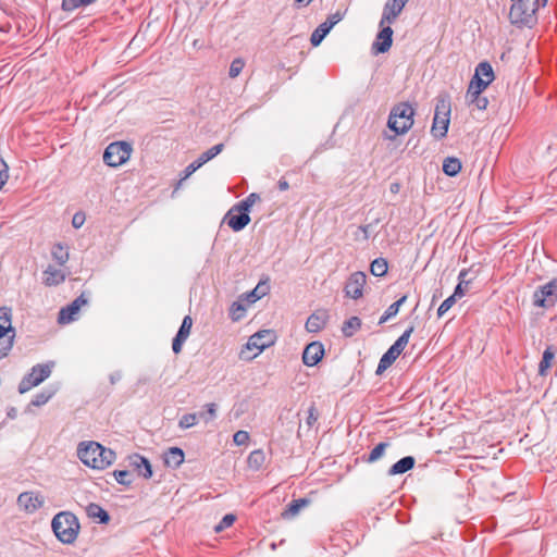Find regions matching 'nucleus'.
<instances>
[{"mask_svg": "<svg viewBox=\"0 0 557 557\" xmlns=\"http://www.w3.org/2000/svg\"><path fill=\"white\" fill-rule=\"evenodd\" d=\"M249 433L247 431L239 430L233 435V442L237 446L246 445L249 442Z\"/></svg>", "mask_w": 557, "mask_h": 557, "instance_id": "52", "label": "nucleus"}, {"mask_svg": "<svg viewBox=\"0 0 557 557\" xmlns=\"http://www.w3.org/2000/svg\"><path fill=\"white\" fill-rule=\"evenodd\" d=\"M398 356L391 348H388L387 351L384 352L383 356L381 357L375 373L382 374L387 368H389L395 362Z\"/></svg>", "mask_w": 557, "mask_h": 557, "instance_id": "34", "label": "nucleus"}, {"mask_svg": "<svg viewBox=\"0 0 557 557\" xmlns=\"http://www.w3.org/2000/svg\"><path fill=\"white\" fill-rule=\"evenodd\" d=\"M451 102L447 92H442L436 97L434 117L431 133L436 139L446 137L450 122Z\"/></svg>", "mask_w": 557, "mask_h": 557, "instance_id": "4", "label": "nucleus"}, {"mask_svg": "<svg viewBox=\"0 0 557 557\" xmlns=\"http://www.w3.org/2000/svg\"><path fill=\"white\" fill-rule=\"evenodd\" d=\"M244 66H245V62L243 59H240V58L234 59L230 65V71H228L230 77H232V78L237 77L240 74V72L243 71Z\"/></svg>", "mask_w": 557, "mask_h": 557, "instance_id": "48", "label": "nucleus"}, {"mask_svg": "<svg viewBox=\"0 0 557 557\" xmlns=\"http://www.w3.org/2000/svg\"><path fill=\"white\" fill-rule=\"evenodd\" d=\"M456 297L450 295L448 298H446L438 307L437 309V315L441 318L443 317L456 302Z\"/></svg>", "mask_w": 557, "mask_h": 557, "instance_id": "50", "label": "nucleus"}, {"mask_svg": "<svg viewBox=\"0 0 557 557\" xmlns=\"http://www.w3.org/2000/svg\"><path fill=\"white\" fill-rule=\"evenodd\" d=\"M399 309L397 308V305H389L388 308L385 310L383 315L379 320V324L385 323L391 318L395 317L398 313Z\"/></svg>", "mask_w": 557, "mask_h": 557, "instance_id": "55", "label": "nucleus"}, {"mask_svg": "<svg viewBox=\"0 0 557 557\" xmlns=\"http://www.w3.org/2000/svg\"><path fill=\"white\" fill-rule=\"evenodd\" d=\"M14 338L15 336L12 334L10 336L0 337V360L5 358L11 351L14 344Z\"/></svg>", "mask_w": 557, "mask_h": 557, "instance_id": "41", "label": "nucleus"}, {"mask_svg": "<svg viewBox=\"0 0 557 557\" xmlns=\"http://www.w3.org/2000/svg\"><path fill=\"white\" fill-rule=\"evenodd\" d=\"M77 456L85 466L97 470L106 469L116 457L112 449L92 441L79 443Z\"/></svg>", "mask_w": 557, "mask_h": 557, "instance_id": "1", "label": "nucleus"}, {"mask_svg": "<svg viewBox=\"0 0 557 557\" xmlns=\"http://www.w3.org/2000/svg\"><path fill=\"white\" fill-rule=\"evenodd\" d=\"M414 327L411 325L396 339V342L389 347L398 357L404 351L407 346L410 335L412 334Z\"/></svg>", "mask_w": 557, "mask_h": 557, "instance_id": "27", "label": "nucleus"}, {"mask_svg": "<svg viewBox=\"0 0 557 557\" xmlns=\"http://www.w3.org/2000/svg\"><path fill=\"white\" fill-rule=\"evenodd\" d=\"M184 458L185 454L180 447H171L163 455L165 466L172 469L178 468L184 462Z\"/></svg>", "mask_w": 557, "mask_h": 557, "instance_id": "21", "label": "nucleus"}, {"mask_svg": "<svg viewBox=\"0 0 557 557\" xmlns=\"http://www.w3.org/2000/svg\"><path fill=\"white\" fill-rule=\"evenodd\" d=\"M317 421H318V411H317L315 407L312 405L308 409L306 424L308 425V428H312L317 423Z\"/></svg>", "mask_w": 557, "mask_h": 557, "instance_id": "57", "label": "nucleus"}, {"mask_svg": "<svg viewBox=\"0 0 557 557\" xmlns=\"http://www.w3.org/2000/svg\"><path fill=\"white\" fill-rule=\"evenodd\" d=\"M512 5L509 11L510 23L531 27L536 22L535 13L543 7L542 0H511Z\"/></svg>", "mask_w": 557, "mask_h": 557, "instance_id": "3", "label": "nucleus"}, {"mask_svg": "<svg viewBox=\"0 0 557 557\" xmlns=\"http://www.w3.org/2000/svg\"><path fill=\"white\" fill-rule=\"evenodd\" d=\"M113 476L119 484L129 486L133 483L132 473L127 470H114Z\"/></svg>", "mask_w": 557, "mask_h": 557, "instance_id": "44", "label": "nucleus"}, {"mask_svg": "<svg viewBox=\"0 0 557 557\" xmlns=\"http://www.w3.org/2000/svg\"><path fill=\"white\" fill-rule=\"evenodd\" d=\"M387 446H388V443H385V442L379 443V444H377V445H376V446H375V447L370 451V454H369V456H368V458H367V461H368V462H374V461L379 460V459L383 456V454H384V451H385V449H386V447H387Z\"/></svg>", "mask_w": 557, "mask_h": 557, "instance_id": "46", "label": "nucleus"}, {"mask_svg": "<svg viewBox=\"0 0 557 557\" xmlns=\"http://www.w3.org/2000/svg\"><path fill=\"white\" fill-rule=\"evenodd\" d=\"M259 195L256 193L249 194L244 200L237 202L236 209L243 210L247 213H249L251 207L255 205L257 200H259Z\"/></svg>", "mask_w": 557, "mask_h": 557, "instance_id": "42", "label": "nucleus"}, {"mask_svg": "<svg viewBox=\"0 0 557 557\" xmlns=\"http://www.w3.org/2000/svg\"><path fill=\"white\" fill-rule=\"evenodd\" d=\"M416 460L412 456H406L395 462L387 471L388 475L406 473L414 467Z\"/></svg>", "mask_w": 557, "mask_h": 557, "instance_id": "23", "label": "nucleus"}, {"mask_svg": "<svg viewBox=\"0 0 557 557\" xmlns=\"http://www.w3.org/2000/svg\"><path fill=\"white\" fill-rule=\"evenodd\" d=\"M87 304V299L82 294L77 298H75L71 304L61 308L58 315V322L60 324H67L75 320L76 314L78 313L82 306Z\"/></svg>", "mask_w": 557, "mask_h": 557, "instance_id": "14", "label": "nucleus"}, {"mask_svg": "<svg viewBox=\"0 0 557 557\" xmlns=\"http://www.w3.org/2000/svg\"><path fill=\"white\" fill-rule=\"evenodd\" d=\"M51 374V367L49 364H36L32 368L30 372L26 374L18 384V392L24 394L34 386L39 385Z\"/></svg>", "mask_w": 557, "mask_h": 557, "instance_id": "9", "label": "nucleus"}, {"mask_svg": "<svg viewBox=\"0 0 557 557\" xmlns=\"http://www.w3.org/2000/svg\"><path fill=\"white\" fill-rule=\"evenodd\" d=\"M381 30L376 35V40L373 42L372 49L375 50L376 53H385L387 52L393 44V29L391 25L380 26Z\"/></svg>", "mask_w": 557, "mask_h": 557, "instance_id": "17", "label": "nucleus"}, {"mask_svg": "<svg viewBox=\"0 0 557 557\" xmlns=\"http://www.w3.org/2000/svg\"><path fill=\"white\" fill-rule=\"evenodd\" d=\"M469 271L467 269H462L458 274V282L465 283V286H468L470 284V281L467 280Z\"/></svg>", "mask_w": 557, "mask_h": 557, "instance_id": "63", "label": "nucleus"}, {"mask_svg": "<svg viewBox=\"0 0 557 557\" xmlns=\"http://www.w3.org/2000/svg\"><path fill=\"white\" fill-rule=\"evenodd\" d=\"M205 407L207 409V416H205V413H200L199 417L205 418L206 422H209L216 417V405L214 403H210Z\"/></svg>", "mask_w": 557, "mask_h": 557, "instance_id": "56", "label": "nucleus"}, {"mask_svg": "<svg viewBox=\"0 0 557 557\" xmlns=\"http://www.w3.org/2000/svg\"><path fill=\"white\" fill-rule=\"evenodd\" d=\"M223 149H224V145L223 144H218V145L212 146L211 148H209L205 152H202L200 154V157L203 158V160L207 163L210 160H212L213 158H215L219 153H221L223 151Z\"/></svg>", "mask_w": 557, "mask_h": 557, "instance_id": "47", "label": "nucleus"}, {"mask_svg": "<svg viewBox=\"0 0 557 557\" xmlns=\"http://www.w3.org/2000/svg\"><path fill=\"white\" fill-rule=\"evenodd\" d=\"M366 282L367 275L361 271L350 274L344 287L345 296L355 300L361 298Z\"/></svg>", "mask_w": 557, "mask_h": 557, "instance_id": "10", "label": "nucleus"}, {"mask_svg": "<svg viewBox=\"0 0 557 557\" xmlns=\"http://www.w3.org/2000/svg\"><path fill=\"white\" fill-rule=\"evenodd\" d=\"M198 414L197 413H185L178 420V426L183 430L189 429L197 424Z\"/></svg>", "mask_w": 557, "mask_h": 557, "instance_id": "45", "label": "nucleus"}, {"mask_svg": "<svg viewBox=\"0 0 557 557\" xmlns=\"http://www.w3.org/2000/svg\"><path fill=\"white\" fill-rule=\"evenodd\" d=\"M369 228H370V225H360L358 227V231L362 234V238L364 240H368L369 237H370V234H369Z\"/></svg>", "mask_w": 557, "mask_h": 557, "instance_id": "64", "label": "nucleus"}, {"mask_svg": "<svg viewBox=\"0 0 557 557\" xmlns=\"http://www.w3.org/2000/svg\"><path fill=\"white\" fill-rule=\"evenodd\" d=\"M0 323L12 325V308L8 306L0 307Z\"/></svg>", "mask_w": 557, "mask_h": 557, "instance_id": "54", "label": "nucleus"}, {"mask_svg": "<svg viewBox=\"0 0 557 557\" xmlns=\"http://www.w3.org/2000/svg\"><path fill=\"white\" fill-rule=\"evenodd\" d=\"M388 263L385 258H376L370 264L371 274L377 277L384 276L387 273Z\"/></svg>", "mask_w": 557, "mask_h": 557, "instance_id": "35", "label": "nucleus"}, {"mask_svg": "<svg viewBox=\"0 0 557 557\" xmlns=\"http://www.w3.org/2000/svg\"><path fill=\"white\" fill-rule=\"evenodd\" d=\"M488 81H485L484 78H479V76L473 75V77L470 81V84L468 86L467 96L468 95H474V94H482V91L487 88Z\"/></svg>", "mask_w": 557, "mask_h": 557, "instance_id": "39", "label": "nucleus"}, {"mask_svg": "<svg viewBox=\"0 0 557 557\" xmlns=\"http://www.w3.org/2000/svg\"><path fill=\"white\" fill-rule=\"evenodd\" d=\"M414 327L411 325L396 339V342L389 347L398 357L404 351L407 346L410 335L412 334Z\"/></svg>", "mask_w": 557, "mask_h": 557, "instance_id": "29", "label": "nucleus"}, {"mask_svg": "<svg viewBox=\"0 0 557 557\" xmlns=\"http://www.w3.org/2000/svg\"><path fill=\"white\" fill-rule=\"evenodd\" d=\"M324 346L321 342L314 341L308 344L302 351V362L307 367L317 366L324 356Z\"/></svg>", "mask_w": 557, "mask_h": 557, "instance_id": "15", "label": "nucleus"}, {"mask_svg": "<svg viewBox=\"0 0 557 557\" xmlns=\"http://www.w3.org/2000/svg\"><path fill=\"white\" fill-rule=\"evenodd\" d=\"M129 465L135 471H137L138 475L145 479H150L152 476V468L150 461L146 457L139 454H134L129 457Z\"/></svg>", "mask_w": 557, "mask_h": 557, "instance_id": "20", "label": "nucleus"}, {"mask_svg": "<svg viewBox=\"0 0 557 557\" xmlns=\"http://www.w3.org/2000/svg\"><path fill=\"white\" fill-rule=\"evenodd\" d=\"M85 222L84 213L77 212L73 215L72 225L75 228H79Z\"/></svg>", "mask_w": 557, "mask_h": 557, "instance_id": "60", "label": "nucleus"}, {"mask_svg": "<svg viewBox=\"0 0 557 557\" xmlns=\"http://www.w3.org/2000/svg\"><path fill=\"white\" fill-rule=\"evenodd\" d=\"M132 145L126 141L111 143L103 152V162L112 168L124 164L132 154Z\"/></svg>", "mask_w": 557, "mask_h": 557, "instance_id": "6", "label": "nucleus"}, {"mask_svg": "<svg viewBox=\"0 0 557 557\" xmlns=\"http://www.w3.org/2000/svg\"><path fill=\"white\" fill-rule=\"evenodd\" d=\"M8 178H9L8 165L5 163H3V169L0 170V189L3 187V185L5 184Z\"/></svg>", "mask_w": 557, "mask_h": 557, "instance_id": "62", "label": "nucleus"}, {"mask_svg": "<svg viewBox=\"0 0 557 557\" xmlns=\"http://www.w3.org/2000/svg\"><path fill=\"white\" fill-rule=\"evenodd\" d=\"M64 280H65L64 272L60 269L52 267V265H49L44 271L42 282L47 286H57V285L63 283Z\"/></svg>", "mask_w": 557, "mask_h": 557, "instance_id": "22", "label": "nucleus"}, {"mask_svg": "<svg viewBox=\"0 0 557 557\" xmlns=\"http://www.w3.org/2000/svg\"><path fill=\"white\" fill-rule=\"evenodd\" d=\"M235 520H236V517L233 513L225 515L222 518V520L219 522V524L215 527V531L220 532V531L231 527Z\"/></svg>", "mask_w": 557, "mask_h": 557, "instance_id": "53", "label": "nucleus"}, {"mask_svg": "<svg viewBox=\"0 0 557 557\" xmlns=\"http://www.w3.org/2000/svg\"><path fill=\"white\" fill-rule=\"evenodd\" d=\"M275 342V334L271 330H263L252 334L245 348L247 350H255L252 356H245V350H242L240 358L243 359H252L261 354L265 348L273 345Z\"/></svg>", "mask_w": 557, "mask_h": 557, "instance_id": "7", "label": "nucleus"}, {"mask_svg": "<svg viewBox=\"0 0 557 557\" xmlns=\"http://www.w3.org/2000/svg\"><path fill=\"white\" fill-rule=\"evenodd\" d=\"M97 0H62L61 2V9L64 12H72L79 8H86L88 5H91Z\"/></svg>", "mask_w": 557, "mask_h": 557, "instance_id": "36", "label": "nucleus"}, {"mask_svg": "<svg viewBox=\"0 0 557 557\" xmlns=\"http://www.w3.org/2000/svg\"><path fill=\"white\" fill-rule=\"evenodd\" d=\"M193 326V320L190 315H185L182 324L173 338L172 342V350L174 354H180L182 351L183 344L186 342L190 334V330Z\"/></svg>", "mask_w": 557, "mask_h": 557, "instance_id": "18", "label": "nucleus"}, {"mask_svg": "<svg viewBox=\"0 0 557 557\" xmlns=\"http://www.w3.org/2000/svg\"><path fill=\"white\" fill-rule=\"evenodd\" d=\"M54 393H55L54 389H44L40 393H37L36 395H34L29 405L35 406V407L44 406L52 398Z\"/></svg>", "mask_w": 557, "mask_h": 557, "instance_id": "40", "label": "nucleus"}, {"mask_svg": "<svg viewBox=\"0 0 557 557\" xmlns=\"http://www.w3.org/2000/svg\"><path fill=\"white\" fill-rule=\"evenodd\" d=\"M308 504L309 500L307 498L294 499L286 506L281 516L285 520L293 519L299 513L300 509L306 507Z\"/></svg>", "mask_w": 557, "mask_h": 557, "instance_id": "24", "label": "nucleus"}, {"mask_svg": "<svg viewBox=\"0 0 557 557\" xmlns=\"http://www.w3.org/2000/svg\"><path fill=\"white\" fill-rule=\"evenodd\" d=\"M264 461L265 456L261 449L252 450L247 458L248 467L255 471L260 470Z\"/></svg>", "mask_w": 557, "mask_h": 557, "instance_id": "33", "label": "nucleus"}, {"mask_svg": "<svg viewBox=\"0 0 557 557\" xmlns=\"http://www.w3.org/2000/svg\"><path fill=\"white\" fill-rule=\"evenodd\" d=\"M327 321L329 314L326 311H317L308 317L305 327L309 333H318L325 327Z\"/></svg>", "mask_w": 557, "mask_h": 557, "instance_id": "19", "label": "nucleus"}, {"mask_svg": "<svg viewBox=\"0 0 557 557\" xmlns=\"http://www.w3.org/2000/svg\"><path fill=\"white\" fill-rule=\"evenodd\" d=\"M414 327L411 325L396 339V342L389 347L398 357L404 351L407 346L410 335L412 334Z\"/></svg>", "mask_w": 557, "mask_h": 557, "instance_id": "28", "label": "nucleus"}, {"mask_svg": "<svg viewBox=\"0 0 557 557\" xmlns=\"http://www.w3.org/2000/svg\"><path fill=\"white\" fill-rule=\"evenodd\" d=\"M86 512L88 517L98 519L99 523L106 524L110 521V515L100 505L91 503L87 506Z\"/></svg>", "mask_w": 557, "mask_h": 557, "instance_id": "25", "label": "nucleus"}, {"mask_svg": "<svg viewBox=\"0 0 557 557\" xmlns=\"http://www.w3.org/2000/svg\"><path fill=\"white\" fill-rule=\"evenodd\" d=\"M414 327L411 325L396 339V342L389 347L398 357L404 351L407 346L410 335L412 334Z\"/></svg>", "mask_w": 557, "mask_h": 557, "instance_id": "30", "label": "nucleus"}, {"mask_svg": "<svg viewBox=\"0 0 557 557\" xmlns=\"http://www.w3.org/2000/svg\"><path fill=\"white\" fill-rule=\"evenodd\" d=\"M223 221H225L234 232H240L250 223V216L249 213L236 209V206L234 205L227 211Z\"/></svg>", "mask_w": 557, "mask_h": 557, "instance_id": "13", "label": "nucleus"}, {"mask_svg": "<svg viewBox=\"0 0 557 557\" xmlns=\"http://www.w3.org/2000/svg\"><path fill=\"white\" fill-rule=\"evenodd\" d=\"M11 334L13 336H15V329L12 325H10V323H8V324L0 323V337L10 336Z\"/></svg>", "mask_w": 557, "mask_h": 557, "instance_id": "59", "label": "nucleus"}, {"mask_svg": "<svg viewBox=\"0 0 557 557\" xmlns=\"http://www.w3.org/2000/svg\"><path fill=\"white\" fill-rule=\"evenodd\" d=\"M51 528L55 537L63 544H73L79 533L78 518L71 511L58 512L51 521Z\"/></svg>", "mask_w": 557, "mask_h": 557, "instance_id": "2", "label": "nucleus"}, {"mask_svg": "<svg viewBox=\"0 0 557 557\" xmlns=\"http://www.w3.org/2000/svg\"><path fill=\"white\" fill-rule=\"evenodd\" d=\"M361 320L358 317H351L348 320L344 322V325L342 327L343 334L346 337H351L360 327H361Z\"/></svg>", "mask_w": 557, "mask_h": 557, "instance_id": "38", "label": "nucleus"}, {"mask_svg": "<svg viewBox=\"0 0 557 557\" xmlns=\"http://www.w3.org/2000/svg\"><path fill=\"white\" fill-rule=\"evenodd\" d=\"M554 357H555V354L550 348H546L544 350L542 360L540 361V364H539V372L541 374H544L545 371L550 367V362L554 359Z\"/></svg>", "mask_w": 557, "mask_h": 557, "instance_id": "43", "label": "nucleus"}, {"mask_svg": "<svg viewBox=\"0 0 557 557\" xmlns=\"http://www.w3.org/2000/svg\"><path fill=\"white\" fill-rule=\"evenodd\" d=\"M342 20V14L336 12L330 15L323 23H321L311 34L310 42L313 47L319 46L330 30Z\"/></svg>", "mask_w": 557, "mask_h": 557, "instance_id": "12", "label": "nucleus"}, {"mask_svg": "<svg viewBox=\"0 0 557 557\" xmlns=\"http://www.w3.org/2000/svg\"><path fill=\"white\" fill-rule=\"evenodd\" d=\"M197 165H195L193 162L188 164L180 174V183L187 180L193 173L197 171Z\"/></svg>", "mask_w": 557, "mask_h": 557, "instance_id": "58", "label": "nucleus"}, {"mask_svg": "<svg viewBox=\"0 0 557 557\" xmlns=\"http://www.w3.org/2000/svg\"><path fill=\"white\" fill-rule=\"evenodd\" d=\"M467 286H465V283L458 282L457 286L455 287L453 296L456 298H461L466 295Z\"/></svg>", "mask_w": 557, "mask_h": 557, "instance_id": "61", "label": "nucleus"}, {"mask_svg": "<svg viewBox=\"0 0 557 557\" xmlns=\"http://www.w3.org/2000/svg\"><path fill=\"white\" fill-rule=\"evenodd\" d=\"M474 75L479 76V78L488 81V84H491L495 78L493 67L487 61L480 62L476 65Z\"/></svg>", "mask_w": 557, "mask_h": 557, "instance_id": "32", "label": "nucleus"}, {"mask_svg": "<svg viewBox=\"0 0 557 557\" xmlns=\"http://www.w3.org/2000/svg\"><path fill=\"white\" fill-rule=\"evenodd\" d=\"M261 288H262V283L258 284L257 287L248 294L247 298L250 302L257 301L258 299L263 297L269 290V286L265 285L264 290H261V293H258V289H261Z\"/></svg>", "mask_w": 557, "mask_h": 557, "instance_id": "51", "label": "nucleus"}, {"mask_svg": "<svg viewBox=\"0 0 557 557\" xmlns=\"http://www.w3.org/2000/svg\"><path fill=\"white\" fill-rule=\"evenodd\" d=\"M557 302V277L540 286L533 294V304L540 308H552Z\"/></svg>", "mask_w": 557, "mask_h": 557, "instance_id": "8", "label": "nucleus"}, {"mask_svg": "<svg viewBox=\"0 0 557 557\" xmlns=\"http://www.w3.org/2000/svg\"><path fill=\"white\" fill-rule=\"evenodd\" d=\"M408 0H387L383 7L380 26L393 24L403 12Z\"/></svg>", "mask_w": 557, "mask_h": 557, "instance_id": "11", "label": "nucleus"}, {"mask_svg": "<svg viewBox=\"0 0 557 557\" xmlns=\"http://www.w3.org/2000/svg\"><path fill=\"white\" fill-rule=\"evenodd\" d=\"M45 503L41 495L34 492L21 493L17 497V505L27 513H33L38 510Z\"/></svg>", "mask_w": 557, "mask_h": 557, "instance_id": "16", "label": "nucleus"}, {"mask_svg": "<svg viewBox=\"0 0 557 557\" xmlns=\"http://www.w3.org/2000/svg\"><path fill=\"white\" fill-rule=\"evenodd\" d=\"M51 255H52L53 260H55L57 263L60 265L65 264L69 260V251L60 243H57L52 246Z\"/></svg>", "mask_w": 557, "mask_h": 557, "instance_id": "37", "label": "nucleus"}, {"mask_svg": "<svg viewBox=\"0 0 557 557\" xmlns=\"http://www.w3.org/2000/svg\"><path fill=\"white\" fill-rule=\"evenodd\" d=\"M414 327L411 325L396 339V342L389 347L398 357L404 351L407 346L410 335L412 334Z\"/></svg>", "mask_w": 557, "mask_h": 557, "instance_id": "26", "label": "nucleus"}, {"mask_svg": "<svg viewBox=\"0 0 557 557\" xmlns=\"http://www.w3.org/2000/svg\"><path fill=\"white\" fill-rule=\"evenodd\" d=\"M467 97L479 110H485L487 108L488 100L486 97L481 96V94L468 95Z\"/></svg>", "mask_w": 557, "mask_h": 557, "instance_id": "49", "label": "nucleus"}, {"mask_svg": "<svg viewBox=\"0 0 557 557\" xmlns=\"http://www.w3.org/2000/svg\"><path fill=\"white\" fill-rule=\"evenodd\" d=\"M443 172L448 176H456L461 171V162L458 158L447 157L443 162Z\"/></svg>", "mask_w": 557, "mask_h": 557, "instance_id": "31", "label": "nucleus"}, {"mask_svg": "<svg viewBox=\"0 0 557 557\" xmlns=\"http://www.w3.org/2000/svg\"><path fill=\"white\" fill-rule=\"evenodd\" d=\"M414 108L409 102L395 104L388 115L387 126L395 135L406 134L413 125Z\"/></svg>", "mask_w": 557, "mask_h": 557, "instance_id": "5", "label": "nucleus"}]
</instances>
